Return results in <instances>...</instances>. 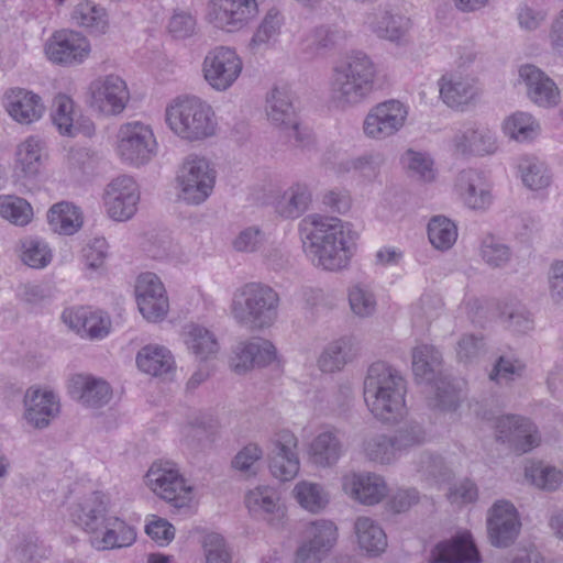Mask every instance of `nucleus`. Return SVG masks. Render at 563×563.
I'll use <instances>...</instances> for the list:
<instances>
[{
	"mask_svg": "<svg viewBox=\"0 0 563 563\" xmlns=\"http://www.w3.org/2000/svg\"><path fill=\"white\" fill-rule=\"evenodd\" d=\"M302 246L316 267L338 272L347 267L353 255L355 233L339 218L311 214L300 223Z\"/></svg>",
	"mask_w": 563,
	"mask_h": 563,
	"instance_id": "obj_1",
	"label": "nucleus"
},
{
	"mask_svg": "<svg viewBox=\"0 0 563 563\" xmlns=\"http://www.w3.org/2000/svg\"><path fill=\"white\" fill-rule=\"evenodd\" d=\"M364 400L379 421L395 423L406 412V383L400 373L384 363H373L364 379Z\"/></svg>",
	"mask_w": 563,
	"mask_h": 563,
	"instance_id": "obj_2",
	"label": "nucleus"
},
{
	"mask_svg": "<svg viewBox=\"0 0 563 563\" xmlns=\"http://www.w3.org/2000/svg\"><path fill=\"white\" fill-rule=\"evenodd\" d=\"M378 69L364 52H353L332 71L331 96L339 106L355 107L366 101L377 86Z\"/></svg>",
	"mask_w": 563,
	"mask_h": 563,
	"instance_id": "obj_3",
	"label": "nucleus"
},
{
	"mask_svg": "<svg viewBox=\"0 0 563 563\" xmlns=\"http://www.w3.org/2000/svg\"><path fill=\"white\" fill-rule=\"evenodd\" d=\"M280 297L271 286L247 283L239 288L231 302L235 322L252 331L272 328L279 316Z\"/></svg>",
	"mask_w": 563,
	"mask_h": 563,
	"instance_id": "obj_4",
	"label": "nucleus"
},
{
	"mask_svg": "<svg viewBox=\"0 0 563 563\" xmlns=\"http://www.w3.org/2000/svg\"><path fill=\"white\" fill-rule=\"evenodd\" d=\"M165 121L176 136L188 142L206 140L217 131L214 111L197 97L176 98L166 107Z\"/></svg>",
	"mask_w": 563,
	"mask_h": 563,
	"instance_id": "obj_5",
	"label": "nucleus"
},
{
	"mask_svg": "<svg viewBox=\"0 0 563 563\" xmlns=\"http://www.w3.org/2000/svg\"><path fill=\"white\" fill-rule=\"evenodd\" d=\"M216 179L217 170L207 157L188 155L177 175L179 198L194 206L205 202L213 191Z\"/></svg>",
	"mask_w": 563,
	"mask_h": 563,
	"instance_id": "obj_6",
	"label": "nucleus"
},
{
	"mask_svg": "<svg viewBox=\"0 0 563 563\" xmlns=\"http://www.w3.org/2000/svg\"><path fill=\"white\" fill-rule=\"evenodd\" d=\"M157 151V142L152 128L141 121L120 125L117 134V153L131 165L148 163Z\"/></svg>",
	"mask_w": 563,
	"mask_h": 563,
	"instance_id": "obj_7",
	"label": "nucleus"
},
{
	"mask_svg": "<svg viewBox=\"0 0 563 563\" xmlns=\"http://www.w3.org/2000/svg\"><path fill=\"white\" fill-rule=\"evenodd\" d=\"M130 101L126 82L118 75L100 76L88 86L89 107L107 117L121 114Z\"/></svg>",
	"mask_w": 563,
	"mask_h": 563,
	"instance_id": "obj_8",
	"label": "nucleus"
},
{
	"mask_svg": "<svg viewBox=\"0 0 563 563\" xmlns=\"http://www.w3.org/2000/svg\"><path fill=\"white\" fill-rule=\"evenodd\" d=\"M145 479L155 495L174 507L189 506L192 499V487L172 464L154 463L147 471Z\"/></svg>",
	"mask_w": 563,
	"mask_h": 563,
	"instance_id": "obj_9",
	"label": "nucleus"
},
{
	"mask_svg": "<svg viewBox=\"0 0 563 563\" xmlns=\"http://www.w3.org/2000/svg\"><path fill=\"white\" fill-rule=\"evenodd\" d=\"M266 114L273 124L280 126L284 137L294 147H303L310 142V134L300 129L289 93L274 88L266 100Z\"/></svg>",
	"mask_w": 563,
	"mask_h": 563,
	"instance_id": "obj_10",
	"label": "nucleus"
},
{
	"mask_svg": "<svg viewBox=\"0 0 563 563\" xmlns=\"http://www.w3.org/2000/svg\"><path fill=\"white\" fill-rule=\"evenodd\" d=\"M242 69L241 57L228 46L209 51L202 63L203 77L217 91L228 90L240 77Z\"/></svg>",
	"mask_w": 563,
	"mask_h": 563,
	"instance_id": "obj_11",
	"label": "nucleus"
},
{
	"mask_svg": "<svg viewBox=\"0 0 563 563\" xmlns=\"http://www.w3.org/2000/svg\"><path fill=\"white\" fill-rule=\"evenodd\" d=\"M407 108L397 100H388L373 107L363 122L364 134L373 140H385L396 134L406 122Z\"/></svg>",
	"mask_w": 563,
	"mask_h": 563,
	"instance_id": "obj_12",
	"label": "nucleus"
},
{
	"mask_svg": "<svg viewBox=\"0 0 563 563\" xmlns=\"http://www.w3.org/2000/svg\"><path fill=\"white\" fill-rule=\"evenodd\" d=\"M297 449L298 439L288 430L279 431L271 440L269 471L275 478L287 482L297 476L300 468Z\"/></svg>",
	"mask_w": 563,
	"mask_h": 563,
	"instance_id": "obj_13",
	"label": "nucleus"
},
{
	"mask_svg": "<svg viewBox=\"0 0 563 563\" xmlns=\"http://www.w3.org/2000/svg\"><path fill=\"white\" fill-rule=\"evenodd\" d=\"M140 201V191L135 180L129 176H119L109 183L103 192V202L108 216L114 221L131 219Z\"/></svg>",
	"mask_w": 563,
	"mask_h": 563,
	"instance_id": "obj_14",
	"label": "nucleus"
},
{
	"mask_svg": "<svg viewBox=\"0 0 563 563\" xmlns=\"http://www.w3.org/2000/svg\"><path fill=\"white\" fill-rule=\"evenodd\" d=\"M135 295L139 310L146 320L157 322L166 317L169 309L168 297L156 274L142 273L136 280Z\"/></svg>",
	"mask_w": 563,
	"mask_h": 563,
	"instance_id": "obj_15",
	"label": "nucleus"
},
{
	"mask_svg": "<svg viewBox=\"0 0 563 563\" xmlns=\"http://www.w3.org/2000/svg\"><path fill=\"white\" fill-rule=\"evenodd\" d=\"M520 529L519 514L511 503L498 500L488 510L487 534L492 545L508 548L518 538Z\"/></svg>",
	"mask_w": 563,
	"mask_h": 563,
	"instance_id": "obj_16",
	"label": "nucleus"
},
{
	"mask_svg": "<svg viewBox=\"0 0 563 563\" xmlns=\"http://www.w3.org/2000/svg\"><path fill=\"white\" fill-rule=\"evenodd\" d=\"M90 53L88 40L75 31L55 32L45 44L47 58L59 65L73 66L81 64Z\"/></svg>",
	"mask_w": 563,
	"mask_h": 563,
	"instance_id": "obj_17",
	"label": "nucleus"
},
{
	"mask_svg": "<svg viewBox=\"0 0 563 563\" xmlns=\"http://www.w3.org/2000/svg\"><path fill=\"white\" fill-rule=\"evenodd\" d=\"M277 358L275 345L267 339L254 336L239 342L232 352L230 366L236 374L271 365Z\"/></svg>",
	"mask_w": 563,
	"mask_h": 563,
	"instance_id": "obj_18",
	"label": "nucleus"
},
{
	"mask_svg": "<svg viewBox=\"0 0 563 563\" xmlns=\"http://www.w3.org/2000/svg\"><path fill=\"white\" fill-rule=\"evenodd\" d=\"M519 80L525 85L528 99L540 108L551 109L561 101V91L555 81L542 69L526 64L519 68Z\"/></svg>",
	"mask_w": 563,
	"mask_h": 563,
	"instance_id": "obj_19",
	"label": "nucleus"
},
{
	"mask_svg": "<svg viewBox=\"0 0 563 563\" xmlns=\"http://www.w3.org/2000/svg\"><path fill=\"white\" fill-rule=\"evenodd\" d=\"M364 26L377 37L396 44L406 42L410 30V20L404 15L394 14L388 7H377L367 12L363 21Z\"/></svg>",
	"mask_w": 563,
	"mask_h": 563,
	"instance_id": "obj_20",
	"label": "nucleus"
},
{
	"mask_svg": "<svg viewBox=\"0 0 563 563\" xmlns=\"http://www.w3.org/2000/svg\"><path fill=\"white\" fill-rule=\"evenodd\" d=\"M455 189L464 203L474 210H486L493 202L492 185L482 172L464 169L459 173Z\"/></svg>",
	"mask_w": 563,
	"mask_h": 563,
	"instance_id": "obj_21",
	"label": "nucleus"
},
{
	"mask_svg": "<svg viewBox=\"0 0 563 563\" xmlns=\"http://www.w3.org/2000/svg\"><path fill=\"white\" fill-rule=\"evenodd\" d=\"M344 453L342 433L335 428H330L312 439L308 449V460L318 468H330L338 464Z\"/></svg>",
	"mask_w": 563,
	"mask_h": 563,
	"instance_id": "obj_22",
	"label": "nucleus"
},
{
	"mask_svg": "<svg viewBox=\"0 0 563 563\" xmlns=\"http://www.w3.org/2000/svg\"><path fill=\"white\" fill-rule=\"evenodd\" d=\"M24 406L25 420L36 429L46 428L59 413V402L56 395L49 390L27 389Z\"/></svg>",
	"mask_w": 563,
	"mask_h": 563,
	"instance_id": "obj_23",
	"label": "nucleus"
},
{
	"mask_svg": "<svg viewBox=\"0 0 563 563\" xmlns=\"http://www.w3.org/2000/svg\"><path fill=\"white\" fill-rule=\"evenodd\" d=\"M479 553L471 533L463 532L439 542L431 551L430 563H477Z\"/></svg>",
	"mask_w": 563,
	"mask_h": 563,
	"instance_id": "obj_24",
	"label": "nucleus"
},
{
	"mask_svg": "<svg viewBox=\"0 0 563 563\" xmlns=\"http://www.w3.org/2000/svg\"><path fill=\"white\" fill-rule=\"evenodd\" d=\"M136 540L135 528L117 516H109L99 530L90 537V544L99 551L128 548Z\"/></svg>",
	"mask_w": 563,
	"mask_h": 563,
	"instance_id": "obj_25",
	"label": "nucleus"
},
{
	"mask_svg": "<svg viewBox=\"0 0 563 563\" xmlns=\"http://www.w3.org/2000/svg\"><path fill=\"white\" fill-rule=\"evenodd\" d=\"M343 489L351 497L365 505H375L387 494V485L384 478L374 473H353L344 476Z\"/></svg>",
	"mask_w": 563,
	"mask_h": 563,
	"instance_id": "obj_26",
	"label": "nucleus"
},
{
	"mask_svg": "<svg viewBox=\"0 0 563 563\" xmlns=\"http://www.w3.org/2000/svg\"><path fill=\"white\" fill-rule=\"evenodd\" d=\"M452 143L454 151L463 156L486 155L497 150L494 132L483 125H471L457 131Z\"/></svg>",
	"mask_w": 563,
	"mask_h": 563,
	"instance_id": "obj_27",
	"label": "nucleus"
},
{
	"mask_svg": "<svg viewBox=\"0 0 563 563\" xmlns=\"http://www.w3.org/2000/svg\"><path fill=\"white\" fill-rule=\"evenodd\" d=\"M4 99L8 113L22 124L38 120L45 110L41 97L26 89H11L5 93Z\"/></svg>",
	"mask_w": 563,
	"mask_h": 563,
	"instance_id": "obj_28",
	"label": "nucleus"
},
{
	"mask_svg": "<svg viewBox=\"0 0 563 563\" xmlns=\"http://www.w3.org/2000/svg\"><path fill=\"white\" fill-rule=\"evenodd\" d=\"M69 391L74 398L92 408L107 405L112 397V389L106 380L84 374L70 378Z\"/></svg>",
	"mask_w": 563,
	"mask_h": 563,
	"instance_id": "obj_29",
	"label": "nucleus"
},
{
	"mask_svg": "<svg viewBox=\"0 0 563 563\" xmlns=\"http://www.w3.org/2000/svg\"><path fill=\"white\" fill-rule=\"evenodd\" d=\"M62 318L69 328L89 339H102L109 333L111 324L100 312H93L85 307L67 309Z\"/></svg>",
	"mask_w": 563,
	"mask_h": 563,
	"instance_id": "obj_30",
	"label": "nucleus"
},
{
	"mask_svg": "<svg viewBox=\"0 0 563 563\" xmlns=\"http://www.w3.org/2000/svg\"><path fill=\"white\" fill-rule=\"evenodd\" d=\"M108 501L98 493H91L85 497L74 509L73 518L77 525L93 537L103 522L108 519Z\"/></svg>",
	"mask_w": 563,
	"mask_h": 563,
	"instance_id": "obj_31",
	"label": "nucleus"
},
{
	"mask_svg": "<svg viewBox=\"0 0 563 563\" xmlns=\"http://www.w3.org/2000/svg\"><path fill=\"white\" fill-rule=\"evenodd\" d=\"M412 372L417 379L430 384L444 375L442 353L433 345L421 343L411 352Z\"/></svg>",
	"mask_w": 563,
	"mask_h": 563,
	"instance_id": "obj_32",
	"label": "nucleus"
},
{
	"mask_svg": "<svg viewBox=\"0 0 563 563\" xmlns=\"http://www.w3.org/2000/svg\"><path fill=\"white\" fill-rule=\"evenodd\" d=\"M184 342L188 351L200 361H208L218 354L220 343L216 333L200 324L191 323L184 330Z\"/></svg>",
	"mask_w": 563,
	"mask_h": 563,
	"instance_id": "obj_33",
	"label": "nucleus"
},
{
	"mask_svg": "<svg viewBox=\"0 0 563 563\" xmlns=\"http://www.w3.org/2000/svg\"><path fill=\"white\" fill-rule=\"evenodd\" d=\"M429 385L428 404L443 412L455 411L462 401V390L445 374Z\"/></svg>",
	"mask_w": 563,
	"mask_h": 563,
	"instance_id": "obj_34",
	"label": "nucleus"
},
{
	"mask_svg": "<svg viewBox=\"0 0 563 563\" xmlns=\"http://www.w3.org/2000/svg\"><path fill=\"white\" fill-rule=\"evenodd\" d=\"M47 221L54 232L73 235L81 229L84 217L77 206L68 201H60L49 208Z\"/></svg>",
	"mask_w": 563,
	"mask_h": 563,
	"instance_id": "obj_35",
	"label": "nucleus"
},
{
	"mask_svg": "<svg viewBox=\"0 0 563 563\" xmlns=\"http://www.w3.org/2000/svg\"><path fill=\"white\" fill-rule=\"evenodd\" d=\"M356 355L354 341L342 336L330 342L318 360V366L323 373L341 371Z\"/></svg>",
	"mask_w": 563,
	"mask_h": 563,
	"instance_id": "obj_36",
	"label": "nucleus"
},
{
	"mask_svg": "<svg viewBox=\"0 0 563 563\" xmlns=\"http://www.w3.org/2000/svg\"><path fill=\"white\" fill-rule=\"evenodd\" d=\"M439 86L443 102L451 108L467 104L477 93L474 80L461 76H442Z\"/></svg>",
	"mask_w": 563,
	"mask_h": 563,
	"instance_id": "obj_37",
	"label": "nucleus"
},
{
	"mask_svg": "<svg viewBox=\"0 0 563 563\" xmlns=\"http://www.w3.org/2000/svg\"><path fill=\"white\" fill-rule=\"evenodd\" d=\"M137 367L152 376H163L175 368V361L169 350L161 345H146L136 355Z\"/></svg>",
	"mask_w": 563,
	"mask_h": 563,
	"instance_id": "obj_38",
	"label": "nucleus"
},
{
	"mask_svg": "<svg viewBox=\"0 0 563 563\" xmlns=\"http://www.w3.org/2000/svg\"><path fill=\"white\" fill-rule=\"evenodd\" d=\"M311 202V192L305 184H294L277 199L276 212L285 219H297L306 212Z\"/></svg>",
	"mask_w": 563,
	"mask_h": 563,
	"instance_id": "obj_39",
	"label": "nucleus"
},
{
	"mask_svg": "<svg viewBox=\"0 0 563 563\" xmlns=\"http://www.w3.org/2000/svg\"><path fill=\"white\" fill-rule=\"evenodd\" d=\"M44 143L34 136L26 139L16 148V168L25 178H35L45 157Z\"/></svg>",
	"mask_w": 563,
	"mask_h": 563,
	"instance_id": "obj_40",
	"label": "nucleus"
},
{
	"mask_svg": "<svg viewBox=\"0 0 563 563\" xmlns=\"http://www.w3.org/2000/svg\"><path fill=\"white\" fill-rule=\"evenodd\" d=\"M361 549L371 554H379L387 547V537L382 527L368 517H360L354 525Z\"/></svg>",
	"mask_w": 563,
	"mask_h": 563,
	"instance_id": "obj_41",
	"label": "nucleus"
},
{
	"mask_svg": "<svg viewBox=\"0 0 563 563\" xmlns=\"http://www.w3.org/2000/svg\"><path fill=\"white\" fill-rule=\"evenodd\" d=\"M71 20L95 34H103L109 26L106 10L91 1L78 3L71 12Z\"/></svg>",
	"mask_w": 563,
	"mask_h": 563,
	"instance_id": "obj_42",
	"label": "nucleus"
},
{
	"mask_svg": "<svg viewBox=\"0 0 563 563\" xmlns=\"http://www.w3.org/2000/svg\"><path fill=\"white\" fill-rule=\"evenodd\" d=\"M385 164V156L380 152H366L356 157L343 159L338 165L341 173H355L367 180L375 179Z\"/></svg>",
	"mask_w": 563,
	"mask_h": 563,
	"instance_id": "obj_43",
	"label": "nucleus"
},
{
	"mask_svg": "<svg viewBox=\"0 0 563 563\" xmlns=\"http://www.w3.org/2000/svg\"><path fill=\"white\" fill-rule=\"evenodd\" d=\"M292 494L297 503L312 514L320 512L329 504V494L320 483L300 481L295 485Z\"/></svg>",
	"mask_w": 563,
	"mask_h": 563,
	"instance_id": "obj_44",
	"label": "nucleus"
},
{
	"mask_svg": "<svg viewBox=\"0 0 563 563\" xmlns=\"http://www.w3.org/2000/svg\"><path fill=\"white\" fill-rule=\"evenodd\" d=\"M428 238L437 250L448 251L456 242L457 228L449 218L434 216L428 223Z\"/></svg>",
	"mask_w": 563,
	"mask_h": 563,
	"instance_id": "obj_45",
	"label": "nucleus"
},
{
	"mask_svg": "<svg viewBox=\"0 0 563 563\" xmlns=\"http://www.w3.org/2000/svg\"><path fill=\"white\" fill-rule=\"evenodd\" d=\"M74 102L66 95H57L52 106V120L60 134L75 136L80 128L75 123Z\"/></svg>",
	"mask_w": 563,
	"mask_h": 563,
	"instance_id": "obj_46",
	"label": "nucleus"
},
{
	"mask_svg": "<svg viewBox=\"0 0 563 563\" xmlns=\"http://www.w3.org/2000/svg\"><path fill=\"white\" fill-rule=\"evenodd\" d=\"M505 133L512 140L525 142L534 139L540 132L538 121L528 112H516L504 122Z\"/></svg>",
	"mask_w": 563,
	"mask_h": 563,
	"instance_id": "obj_47",
	"label": "nucleus"
},
{
	"mask_svg": "<svg viewBox=\"0 0 563 563\" xmlns=\"http://www.w3.org/2000/svg\"><path fill=\"white\" fill-rule=\"evenodd\" d=\"M363 453L373 462L389 464L397 459V451L391 437L373 434L364 439Z\"/></svg>",
	"mask_w": 563,
	"mask_h": 563,
	"instance_id": "obj_48",
	"label": "nucleus"
},
{
	"mask_svg": "<svg viewBox=\"0 0 563 563\" xmlns=\"http://www.w3.org/2000/svg\"><path fill=\"white\" fill-rule=\"evenodd\" d=\"M282 24L283 16L280 13L275 9L269 10L257 26L249 47L254 52L266 48L271 42L276 41Z\"/></svg>",
	"mask_w": 563,
	"mask_h": 563,
	"instance_id": "obj_49",
	"label": "nucleus"
},
{
	"mask_svg": "<svg viewBox=\"0 0 563 563\" xmlns=\"http://www.w3.org/2000/svg\"><path fill=\"white\" fill-rule=\"evenodd\" d=\"M479 256L489 267L503 268L510 262L512 253L499 238L487 234L481 241Z\"/></svg>",
	"mask_w": 563,
	"mask_h": 563,
	"instance_id": "obj_50",
	"label": "nucleus"
},
{
	"mask_svg": "<svg viewBox=\"0 0 563 563\" xmlns=\"http://www.w3.org/2000/svg\"><path fill=\"white\" fill-rule=\"evenodd\" d=\"M416 471L421 477L433 482H445L451 477V470L444 459L431 452H421L415 462Z\"/></svg>",
	"mask_w": 563,
	"mask_h": 563,
	"instance_id": "obj_51",
	"label": "nucleus"
},
{
	"mask_svg": "<svg viewBox=\"0 0 563 563\" xmlns=\"http://www.w3.org/2000/svg\"><path fill=\"white\" fill-rule=\"evenodd\" d=\"M519 170L523 184L532 190L547 188L551 183V175L545 164L536 157L522 158Z\"/></svg>",
	"mask_w": 563,
	"mask_h": 563,
	"instance_id": "obj_52",
	"label": "nucleus"
},
{
	"mask_svg": "<svg viewBox=\"0 0 563 563\" xmlns=\"http://www.w3.org/2000/svg\"><path fill=\"white\" fill-rule=\"evenodd\" d=\"M278 493L269 486H257L245 496V505L254 515L274 514L278 509Z\"/></svg>",
	"mask_w": 563,
	"mask_h": 563,
	"instance_id": "obj_53",
	"label": "nucleus"
},
{
	"mask_svg": "<svg viewBox=\"0 0 563 563\" xmlns=\"http://www.w3.org/2000/svg\"><path fill=\"white\" fill-rule=\"evenodd\" d=\"M539 443L540 435L536 426L529 419L517 416V423L508 446L521 454L529 452Z\"/></svg>",
	"mask_w": 563,
	"mask_h": 563,
	"instance_id": "obj_54",
	"label": "nucleus"
},
{
	"mask_svg": "<svg viewBox=\"0 0 563 563\" xmlns=\"http://www.w3.org/2000/svg\"><path fill=\"white\" fill-rule=\"evenodd\" d=\"M525 474L532 485L544 490H555L563 479L560 470L543 463H532L526 467Z\"/></svg>",
	"mask_w": 563,
	"mask_h": 563,
	"instance_id": "obj_55",
	"label": "nucleus"
},
{
	"mask_svg": "<svg viewBox=\"0 0 563 563\" xmlns=\"http://www.w3.org/2000/svg\"><path fill=\"white\" fill-rule=\"evenodd\" d=\"M349 303L353 313L360 318L372 316L377 307L374 292L363 284H355L349 289Z\"/></svg>",
	"mask_w": 563,
	"mask_h": 563,
	"instance_id": "obj_56",
	"label": "nucleus"
},
{
	"mask_svg": "<svg viewBox=\"0 0 563 563\" xmlns=\"http://www.w3.org/2000/svg\"><path fill=\"white\" fill-rule=\"evenodd\" d=\"M21 260L32 268H44L52 261V252L45 242L26 239L21 244Z\"/></svg>",
	"mask_w": 563,
	"mask_h": 563,
	"instance_id": "obj_57",
	"label": "nucleus"
},
{
	"mask_svg": "<svg viewBox=\"0 0 563 563\" xmlns=\"http://www.w3.org/2000/svg\"><path fill=\"white\" fill-rule=\"evenodd\" d=\"M402 161L412 178L424 183L434 180L435 170L429 155L409 150Z\"/></svg>",
	"mask_w": 563,
	"mask_h": 563,
	"instance_id": "obj_58",
	"label": "nucleus"
},
{
	"mask_svg": "<svg viewBox=\"0 0 563 563\" xmlns=\"http://www.w3.org/2000/svg\"><path fill=\"white\" fill-rule=\"evenodd\" d=\"M397 453L424 443V428L416 421H409L399 427L391 437Z\"/></svg>",
	"mask_w": 563,
	"mask_h": 563,
	"instance_id": "obj_59",
	"label": "nucleus"
},
{
	"mask_svg": "<svg viewBox=\"0 0 563 563\" xmlns=\"http://www.w3.org/2000/svg\"><path fill=\"white\" fill-rule=\"evenodd\" d=\"M338 539L336 527L332 521L317 520L308 528V540L310 544L317 545L327 553L333 548Z\"/></svg>",
	"mask_w": 563,
	"mask_h": 563,
	"instance_id": "obj_60",
	"label": "nucleus"
},
{
	"mask_svg": "<svg viewBox=\"0 0 563 563\" xmlns=\"http://www.w3.org/2000/svg\"><path fill=\"white\" fill-rule=\"evenodd\" d=\"M485 352L484 339L474 334H463L455 346L456 360L463 364L477 362Z\"/></svg>",
	"mask_w": 563,
	"mask_h": 563,
	"instance_id": "obj_61",
	"label": "nucleus"
},
{
	"mask_svg": "<svg viewBox=\"0 0 563 563\" xmlns=\"http://www.w3.org/2000/svg\"><path fill=\"white\" fill-rule=\"evenodd\" d=\"M0 214L14 224L24 225L32 218V207L22 198L8 197L0 205Z\"/></svg>",
	"mask_w": 563,
	"mask_h": 563,
	"instance_id": "obj_62",
	"label": "nucleus"
},
{
	"mask_svg": "<svg viewBox=\"0 0 563 563\" xmlns=\"http://www.w3.org/2000/svg\"><path fill=\"white\" fill-rule=\"evenodd\" d=\"M341 38L342 33L335 25L322 24L311 31L308 41L316 52H322L334 48Z\"/></svg>",
	"mask_w": 563,
	"mask_h": 563,
	"instance_id": "obj_63",
	"label": "nucleus"
},
{
	"mask_svg": "<svg viewBox=\"0 0 563 563\" xmlns=\"http://www.w3.org/2000/svg\"><path fill=\"white\" fill-rule=\"evenodd\" d=\"M262 456V449L250 443L236 453L232 460V467L245 476H253L257 473V463Z\"/></svg>",
	"mask_w": 563,
	"mask_h": 563,
	"instance_id": "obj_64",
	"label": "nucleus"
}]
</instances>
